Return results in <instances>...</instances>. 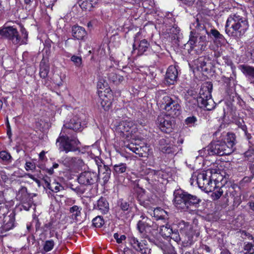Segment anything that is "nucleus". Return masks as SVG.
<instances>
[{"mask_svg": "<svg viewBox=\"0 0 254 254\" xmlns=\"http://www.w3.org/2000/svg\"><path fill=\"white\" fill-rule=\"evenodd\" d=\"M231 150L227 146L226 143L221 140L212 141L204 150L200 151L201 156L205 155H229L231 154Z\"/></svg>", "mask_w": 254, "mask_h": 254, "instance_id": "39448f33", "label": "nucleus"}, {"mask_svg": "<svg viewBox=\"0 0 254 254\" xmlns=\"http://www.w3.org/2000/svg\"><path fill=\"white\" fill-rule=\"evenodd\" d=\"M86 189L81 186L75 187V192L78 194H82L84 193Z\"/></svg>", "mask_w": 254, "mask_h": 254, "instance_id": "e2e57ef3", "label": "nucleus"}, {"mask_svg": "<svg viewBox=\"0 0 254 254\" xmlns=\"http://www.w3.org/2000/svg\"><path fill=\"white\" fill-rule=\"evenodd\" d=\"M150 214L156 218V220H166L168 218L167 212L161 208L154 209Z\"/></svg>", "mask_w": 254, "mask_h": 254, "instance_id": "a878e982", "label": "nucleus"}, {"mask_svg": "<svg viewBox=\"0 0 254 254\" xmlns=\"http://www.w3.org/2000/svg\"><path fill=\"white\" fill-rule=\"evenodd\" d=\"M214 189L212 191L213 192L212 195L214 198V199H217L219 198L222 195L223 192H224V189H226V188L224 186H222L220 188L216 187V184L214 182L213 184Z\"/></svg>", "mask_w": 254, "mask_h": 254, "instance_id": "c9c22d12", "label": "nucleus"}, {"mask_svg": "<svg viewBox=\"0 0 254 254\" xmlns=\"http://www.w3.org/2000/svg\"><path fill=\"white\" fill-rule=\"evenodd\" d=\"M132 46L134 51L137 50L138 55H142L149 49L150 44L146 39H143L140 41L137 48L135 43L133 44Z\"/></svg>", "mask_w": 254, "mask_h": 254, "instance_id": "412c9836", "label": "nucleus"}, {"mask_svg": "<svg viewBox=\"0 0 254 254\" xmlns=\"http://www.w3.org/2000/svg\"><path fill=\"white\" fill-rule=\"evenodd\" d=\"M75 157L66 156L62 157L59 162L66 168L67 170H70L75 167Z\"/></svg>", "mask_w": 254, "mask_h": 254, "instance_id": "393cba45", "label": "nucleus"}, {"mask_svg": "<svg viewBox=\"0 0 254 254\" xmlns=\"http://www.w3.org/2000/svg\"><path fill=\"white\" fill-rule=\"evenodd\" d=\"M71 61L77 67H80L82 64V58L80 56L73 55L70 59Z\"/></svg>", "mask_w": 254, "mask_h": 254, "instance_id": "5fc2aeb1", "label": "nucleus"}, {"mask_svg": "<svg viewBox=\"0 0 254 254\" xmlns=\"http://www.w3.org/2000/svg\"><path fill=\"white\" fill-rule=\"evenodd\" d=\"M155 99L157 105L169 115L174 117L181 114V107L179 100L169 95L165 90L157 91Z\"/></svg>", "mask_w": 254, "mask_h": 254, "instance_id": "f257e3e1", "label": "nucleus"}, {"mask_svg": "<svg viewBox=\"0 0 254 254\" xmlns=\"http://www.w3.org/2000/svg\"><path fill=\"white\" fill-rule=\"evenodd\" d=\"M194 25H195V27L198 32H204L209 36V32L206 30V28L203 22L200 21L197 18L195 20V22L194 23Z\"/></svg>", "mask_w": 254, "mask_h": 254, "instance_id": "37998d69", "label": "nucleus"}, {"mask_svg": "<svg viewBox=\"0 0 254 254\" xmlns=\"http://www.w3.org/2000/svg\"><path fill=\"white\" fill-rule=\"evenodd\" d=\"M200 200L195 195H193L187 192V205L188 209L191 206H196Z\"/></svg>", "mask_w": 254, "mask_h": 254, "instance_id": "7c9ffc66", "label": "nucleus"}, {"mask_svg": "<svg viewBox=\"0 0 254 254\" xmlns=\"http://www.w3.org/2000/svg\"><path fill=\"white\" fill-rule=\"evenodd\" d=\"M254 254V240L252 242H248L244 247V251L238 254Z\"/></svg>", "mask_w": 254, "mask_h": 254, "instance_id": "4c0bfd02", "label": "nucleus"}, {"mask_svg": "<svg viewBox=\"0 0 254 254\" xmlns=\"http://www.w3.org/2000/svg\"><path fill=\"white\" fill-rule=\"evenodd\" d=\"M239 68L246 75L254 77V67L245 64L240 65Z\"/></svg>", "mask_w": 254, "mask_h": 254, "instance_id": "473e14b6", "label": "nucleus"}, {"mask_svg": "<svg viewBox=\"0 0 254 254\" xmlns=\"http://www.w3.org/2000/svg\"><path fill=\"white\" fill-rule=\"evenodd\" d=\"M116 130L121 136L127 138L132 137L137 130V128L131 121H122L116 127Z\"/></svg>", "mask_w": 254, "mask_h": 254, "instance_id": "1a4fd4ad", "label": "nucleus"}, {"mask_svg": "<svg viewBox=\"0 0 254 254\" xmlns=\"http://www.w3.org/2000/svg\"><path fill=\"white\" fill-rule=\"evenodd\" d=\"M98 179V174L97 172L87 171L79 174L77 181L80 185L87 187L96 183Z\"/></svg>", "mask_w": 254, "mask_h": 254, "instance_id": "9d476101", "label": "nucleus"}, {"mask_svg": "<svg viewBox=\"0 0 254 254\" xmlns=\"http://www.w3.org/2000/svg\"><path fill=\"white\" fill-rule=\"evenodd\" d=\"M150 241L162 250L164 254H176L174 247L168 242H164L161 239L154 238Z\"/></svg>", "mask_w": 254, "mask_h": 254, "instance_id": "4468645a", "label": "nucleus"}, {"mask_svg": "<svg viewBox=\"0 0 254 254\" xmlns=\"http://www.w3.org/2000/svg\"><path fill=\"white\" fill-rule=\"evenodd\" d=\"M180 232L183 237V243L186 246H190L197 240L199 235L198 232L192 229L188 222L182 221L179 224Z\"/></svg>", "mask_w": 254, "mask_h": 254, "instance_id": "423d86ee", "label": "nucleus"}, {"mask_svg": "<svg viewBox=\"0 0 254 254\" xmlns=\"http://www.w3.org/2000/svg\"><path fill=\"white\" fill-rule=\"evenodd\" d=\"M35 165L30 162H27L25 164V168L27 171L33 170L35 169Z\"/></svg>", "mask_w": 254, "mask_h": 254, "instance_id": "680f3d73", "label": "nucleus"}, {"mask_svg": "<svg viewBox=\"0 0 254 254\" xmlns=\"http://www.w3.org/2000/svg\"><path fill=\"white\" fill-rule=\"evenodd\" d=\"M51 46L50 42H47L44 49V51L45 52L47 56H49L51 54Z\"/></svg>", "mask_w": 254, "mask_h": 254, "instance_id": "0e129e2a", "label": "nucleus"}, {"mask_svg": "<svg viewBox=\"0 0 254 254\" xmlns=\"http://www.w3.org/2000/svg\"><path fill=\"white\" fill-rule=\"evenodd\" d=\"M111 170H108L107 172L105 174H103V179L105 183L108 182L109 179H110V175H111Z\"/></svg>", "mask_w": 254, "mask_h": 254, "instance_id": "774afa93", "label": "nucleus"}, {"mask_svg": "<svg viewBox=\"0 0 254 254\" xmlns=\"http://www.w3.org/2000/svg\"><path fill=\"white\" fill-rule=\"evenodd\" d=\"M87 33L84 28L74 25L72 28V35L74 39L83 40L87 36Z\"/></svg>", "mask_w": 254, "mask_h": 254, "instance_id": "6ab92c4d", "label": "nucleus"}, {"mask_svg": "<svg viewBox=\"0 0 254 254\" xmlns=\"http://www.w3.org/2000/svg\"><path fill=\"white\" fill-rule=\"evenodd\" d=\"M54 83L58 86H60L63 84L61 77L59 75H56L54 77Z\"/></svg>", "mask_w": 254, "mask_h": 254, "instance_id": "69168bd1", "label": "nucleus"}, {"mask_svg": "<svg viewBox=\"0 0 254 254\" xmlns=\"http://www.w3.org/2000/svg\"><path fill=\"white\" fill-rule=\"evenodd\" d=\"M93 225L97 228L101 227L104 224V220L100 216H98L92 220Z\"/></svg>", "mask_w": 254, "mask_h": 254, "instance_id": "de8ad7c7", "label": "nucleus"}, {"mask_svg": "<svg viewBox=\"0 0 254 254\" xmlns=\"http://www.w3.org/2000/svg\"><path fill=\"white\" fill-rule=\"evenodd\" d=\"M196 121V118L194 116H192L187 118L185 120V123L188 125H191L193 124Z\"/></svg>", "mask_w": 254, "mask_h": 254, "instance_id": "052dcab7", "label": "nucleus"}, {"mask_svg": "<svg viewBox=\"0 0 254 254\" xmlns=\"http://www.w3.org/2000/svg\"><path fill=\"white\" fill-rule=\"evenodd\" d=\"M141 219L137 223V228L139 233L145 234L151 227H153L154 222L150 218L144 215L140 216Z\"/></svg>", "mask_w": 254, "mask_h": 254, "instance_id": "dca6fc26", "label": "nucleus"}, {"mask_svg": "<svg viewBox=\"0 0 254 254\" xmlns=\"http://www.w3.org/2000/svg\"><path fill=\"white\" fill-rule=\"evenodd\" d=\"M81 208L77 205H74L70 208L69 211L72 213V218L73 219H77V217L81 215Z\"/></svg>", "mask_w": 254, "mask_h": 254, "instance_id": "a18cd8bd", "label": "nucleus"}, {"mask_svg": "<svg viewBox=\"0 0 254 254\" xmlns=\"http://www.w3.org/2000/svg\"><path fill=\"white\" fill-rule=\"evenodd\" d=\"M127 169V164L124 163H120L113 166V173L115 175H119L126 173Z\"/></svg>", "mask_w": 254, "mask_h": 254, "instance_id": "c756f323", "label": "nucleus"}, {"mask_svg": "<svg viewBox=\"0 0 254 254\" xmlns=\"http://www.w3.org/2000/svg\"><path fill=\"white\" fill-rule=\"evenodd\" d=\"M233 196H232L231 198L233 199V202L235 205H239L241 203V198L240 194L236 192V193H234Z\"/></svg>", "mask_w": 254, "mask_h": 254, "instance_id": "4d7b16f0", "label": "nucleus"}, {"mask_svg": "<svg viewBox=\"0 0 254 254\" xmlns=\"http://www.w3.org/2000/svg\"><path fill=\"white\" fill-rule=\"evenodd\" d=\"M95 161L98 167V173H97L98 174L99 173L104 174L107 172L108 170H110L109 167L103 164L99 159H96Z\"/></svg>", "mask_w": 254, "mask_h": 254, "instance_id": "a19ab883", "label": "nucleus"}, {"mask_svg": "<svg viewBox=\"0 0 254 254\" xmlns=\"http://www.w3.org/2000/svg\"><path fill=\"white\" fill-rule=\"evenodd\" d=\"M49 65L44 62H41L40 64L39 74L40 77L43 78L47 77L49 72Z\"/></svg>", "mask_w": 254, "mask_h": 254, "instance_id": "f704fd0d", "label": "nucleus"}, {"mask_svg": "<svg viewBox=\"0 0 254 254\" xmlns=\"http://www.w3.org/2000/svg\"><path fill=\"white\" fill-rule=\"evenodd\" d=\"M226 140L224 142L226 143V145L231 150L232 153L234 150V145L235 144V135L233 133L228 132L227 133Z\"/></svg>", "mask_w": 254, "mask_h": 254, "instance_id": "c85d7f7f", "label": "nucleus"}, {"mask_svg": "<svg viewBox=\"0 0 254 254\" xmlns=\"http://www.w3.org/2000/svg\"><path fill=\"white\" fill-rule=\"evenodd\" d=\"M114 238L116 240L117 242L120 244L126 239V237L125 235H122L119 237V235L116 233L114 234Z\"/></svg>", "mask_w": 254, "mask_h": 254, "instance_id": "bf43d9fd", "label": "nucleus"}, {"mask_svg": "<svg viewBox=\"0 0 254 254\" xmlns=\"http://www.w3.org/2000/svg\"><path fill=\"white\" fill-rule=\"evenodd\" d=\"M35 0H24L25 5V9L28 11L33 10L35 7L36 4L34 3Z\"/></svg>", "mask_w": 254, "mask_h": 254, "instance_id": "3c124183", "label": "nucleus"}, {"mask_svg": "<svg viewBox=\"0 0 254 254\" xmlns=\"http://www.w3.org/2000/svg\"><path fill=\"white\" fill-rule=\"evenodd\" d=\"M99 97V103L102 108L104 110H108L112 104L111 96L110 95L109 98L105 93L101 92Z\"/></svg>", "mask_w": 254, "mask_h": 254, "instance_id": "4be33fe9", "label": "nucleus"}, {"mask_svg": "<svg viewBox=\"0 0 254 254\" xmlns=\"http://www.w3.org/2000/svg\"><path fill=\"white\" fill-rule=\"evenodd\" d=\"M130 245L137 251L139 252L141 254H150L151 249L148 248L146 245L139 242L134 236H130L128 238Z\"/></svg>", "mask_w": 254, "mask_h": 254, "instance_id": "2eb2a0df", "label": "nucleus"}, {"mask_svg": "<svg viewBox=\"0 0 254 254\" xmlns=\"http://www.w3.org/2000/svg\"><path fill=\"white\" fill-rule=\"evenodd\" d=\"M186 105L190 110L195 109L196 107H199L201 105V101L197 95L196 91L193 90H189L184 96Z\"/></svg>", "mask_w": 254, "mask_h": 254, "instance_id": "f8f14e48", "label": "nucleus"}, {"mask_svg": "<svg viewBox=\"0 0 254 254\" xmlns=\"http://www.w3.org/2000/svg\"><path fill=\"white\" fill-rule=\"evenodd\" d=\"M212 174V171L208 169L198 174L196 176L198 186L206 192L212 191L214 189V182H212L211 178Z\"/></svg>", "mask_w": 254, "mask_h": 254, "instance_id": "6e6552de", "label": "nucleus"}, {"mask_svg": "<svg viewBox=\"0 0 254 254\" xmlns=\"http://www.w3.org/2000/svg\"><path fill=\"white\" fill-rule=\"evenodd\" d=\"M96 208L100 210L102 213H106L109 209V203L106 199L101 197L97 201Z\"/></svg>", "mask_w": 254, "mask_h": 254, "instance_id": "cd10ccee", "label": "nucleus"}, {"mask_svg": "<svg viewBox=\"0 0 254 254\" xmlns=\"http://www.w3.org/2000/svg\"><path fill=\"white\" fill-rule=\"evenodd\" d=\"M159 233L163 237L170 238L171 239L178 240L177 234L174 233L172 229L167 226L163 225L160 226Z\"/></svg>", "mask_w": 254, "mask_h": 254, "instance_id": "5701e85b", "label": "nucleus"}, {"mask_svg": "<svg viewBox=\"0 0 254 254\" xmlns=\"http://www.w3.org/2000/svg\"><path fill=\"white\" fill-rule=\"evenodd\" d=\"M79 141L71 133H65L64 130H62L59 136L57 139L56 144L59 146L60 152H74L79 150Z\"/></svg>", "mask_w": 254, "mask_h": 254, "instance_id": "20e7f679", "label": "nucleus"}, {"mask_svg": "<svg viewBox=\"0 0 254 254\" xmlns=\"http://www.w3.org/2000/svg\"><path fill=\"white\" fill-rule=\"evenodd\" d=\"M225 60V64L228 65V66H230V67H231V70H232V74H233V76H231L229 78V79L230 80L231 79L233 80L234 78L236 77V66H235V65L233 63V62H232L231 60H230V59H229L228 58H225L224 59Z\"/></svg>", "mask_w": 254, "mask_h": 254, "instance_id": "c03bdc74", "label": "nucleus"}, {"mask_svg": "<svg viewBox=\"0 0 254 254\" xmlns=\"http://www.w3.org/2000/svg\"><path fill=\"white\" fill-rule=\"evenodd\" d=\"M10 9V5L7 1L0 0V10L1 12H4L5 11H7L9 10Z\"/></svg>", "mask_w": 254, "mask_h": 254, "instance_id": "6e6d98bb", "label": "nucleus"}, {"mask_svg": "<svg viewBox=\"0 0 254 254\" xmlns=\"http://www.w3.org/2000/svg\"><path fill=\"white\" fill-rule=\"evenodd\" d=\"M212 86L211 84L206 83L203 84L200 89L198 96L199 100L201 101V108H205L206 110L210 111L214 107V102L211 99V91Z\"/></svg>", "mask_w": 254, "mask_h": 254, "instance_id": "0eeeda50", "label": "nucleus"}, {"mask_svg": "<svg viewBox=\"0 0 254 254\" xmlns=\"http://www.w3.org/2000/svg\"><path fill=\"white\" fill-rule=\"evenodd\" d=\"M210 36L213 37V40L214 41L222 42L224 39V36L220 33V32L215 29H211L210 33Z\"/></svg>", "mask_w": 254, "mask_h": 254, "instance_id": "58836bf2", "label": "nucleus"}, {"mask_svg": "<svg viewBox=\"0 0 254 254\" xmlns=\"http://www.w3.org/2000/svg\"><path fill=\"white\" fill-rule=\"evenodd\" d=\"M99 0H81L79 1V6L85 11H91L98 4Z\"/></svg>", "mask_w": 254, "mask_h": 254, "instance_id": "aec40b11", "label": "nucleus"}, {"mask_svg": "<svg viewBox=\"0 0 254 254\" xmlns=\"http://www.w3.org/2000/svg\"><path fill=\"white\" fill-rule=\"evenodd\" d=\"M171 116L169 115L159 116L157 118V124L160 129L164 132H171L175 126L174 120Z\"/></svg>", "mask_w": 254, "mask_h": 254, "instance_id": "9b49d317", "label": "nucleus"}, {"mask_svg": "<svg viewBox=\"0 0 254 254\" xmlns=\"http://www.w3.org/2000/svg\"><path fill=\"white\" fill-rule=\"evenodd\" d=\"M249 28L248 21L237 13L230 15L225 25V31L230 36L240 38L243 36Z\"/></svg>", "mask_w": 254, "mask_h": 254, "instance_id": "f03ea898", "label": "nucleus"}, {"mask_svg": "<svg viewBox=\"0 0 254 254\" xmlns=\"http://www.w3.org/2000/svg\"><path fill=\"white\" fill-rule=\"evenodd\" d=\"M245 156L248 158L250 162L254 163V143L252 141H249L248 150L245 152Z\"/></svg>", "mask_w": 254, "mask_h": 254, "instance_id": "2f4dec72", "label": "nucleus"}, {"mask_svg": "<svg viewBox=\"0 0 254 254\" xmlns=\"http://www.w3.org/2000/svg\"><path fill=\"white\" fill-rule=\"evenodd\" d=\"M14 227V220L12 218H10L9 220L4 224L0 228V233L3 234V233L10 230L12 229Z\"/></svg>", "mask_w": 254, "mask_h": 254, "instance_id": "79ce46f5", "label": "nucleus"}, {"mask_svg": "<svg viewBox=\"0 0 254 254\" xmlns=\"http://www.w3.org/2000/svg\"><path fill=\"white\" fill-rule=\"evenodd\" d=\"M206 46V44L205 42H204L203 41H199L198 43L197 47L194 50L198 54H199L202 51L205 50Z\"/></svg>", "mask_w": 254, "mask_h": 254, "instance_id": "603ef678", "label": "nucleus"}, {"mask_svg": "<svg viewBox=\"0 0 254 254\" xmlns=\"http://www.w3.org/2000/svg\"><path fill=\"white\" fill-rule=\"evenodd\" d=\"M187 192H183L177 193L174 198V203L178 209L186 210L188 209L187 205Z\"/></svg>", "mask_w": 254, "mask_h": 254, "instance_id": "f3484780", "label": "nucleus"}, {"mask_svg": "<svg viewBox=\"0 0 254 254\" xmlns=\"http://www.w3.org/2000/svg\"><path fill=\"white\" fill-rule=\"evenodd\" d=\"M109 79L116 84L121 83L124 80L123 76L112 72L108 74Z\"/></svg>", "mask_w": 254, "mask_h": 254, "instance_id": "72a5a7b5", "label": "nucleus"}, {"mask_svg": "<svg viewBox=\"0 0 254 254\" xmlns=\"http://www.w3.org/2000/svg\"><path fill=\"white\" fill-rule=\"evenodd\" d=\"M198 36L195 35V33H193V31L190 32V39L188 42V44L190 46V48L192 50L194 49L197 47L198 43Z\"/></svg>", "mask_w": 254, "mask_h": 254, "instance_id": "e433bc0d", "label": "nucleus"}, {"mask_svg": "<svg viewBox=\"0 0 254 254\" xmlns=\"http://www.w3.org/2000/svg\"><path fill=\"white\" fill-rule=\"evenodd\" d=\"M240 233H241V236L243 239H246L247 238L249 240L252 241L254 240L252 235L246 231H240Z\"/></svg>", "mask_w": 254, "mask_h": 254, "instance_id": "13d9d810", "label": "nucleus"}, {"mask_svg": "<svg viewBox=\"0 0 254 254\" xmlns=\"http://www.w3.org/2000/svg\"><path fill=\"white\" fill-rule=\"evenodd\" d=\"M43 181L44 182V186L48 189H51L50 179L48 177H45L43 178Z\"/></svg>", "mask_w": 254, "mask_h": 254, "instance_id": "338daca9", "label": "nucleus"}, {"mask_svg": "<svg viewBox=\"0 0 254 254\" xmlns=\"http://www.w3.org/2000/svg\"><path fill=\"white\" fill-rule=\"evenodd\" d=\"M54 246V242L53 240H48L45 242L44 246V250L45 252H48L51 251Z\"/></svg>", "mask_w": 254, "mask_h": 254, "instance_id": "864d4df0", "label": "nucleus"}, {"mask_svg": "<svg viewBox=\"0 0 254 254\" xmlns=\"http://www.w3.org/2000/svg\"><path fill=\"white\" fill-rule=\"evenodd\" d=\"M159 149L164 153L170 154L174 152V147L170 143H167L164 139L159 141Z\"/></svg>", "mask_w": 254, "mask_h": 254, "instance_id": "b1692460", "label": "nucleus"}, {"mask_svg": "<svg viewBox=\"0 0 254 254\" xmlns=\"http://www.w3.org/2000/svg\"><path fill=\"white\" fill-rule=\"evenodd\" d=\"M118 206L123 211H127L129 207V204L128 202L124 200L123 199H120L118 201Z\"/></svg>", "mask_w": 254, "mask_h": 254, "instance_id": "49530a36", "label": "nucleus"}, {"mask_svg": "<svg viewBox=\"0 0 254 254\" xmlns=\"http://www.w3.org/2000/svg\"><path fill=\"white\" fill-rule=\"evenodd\" d=\"M178 72L175 66L170 65L168 68L165 79L168 84H174L178 77Z\"/></svg>", "mask_w": 254, "mask_h": 254, "instance_id": "a211bd4d", "label": "nucleus"}, {"mask_svg": "<svg viewBox=\"0 0 254 254\" xmlns=\"http://www.w3.org/2000/svg\"><path fill=\"white\" fill-rule=\"evenodd\" d=\"M0 159L6 164L11 163L12 160V158L10 153L5 150L0 151Z\"/></svg>", "mask_w": 254, "mask_h": 254, "instance_id": "ea45409f", "label": "nucleus"}, {"mask_svg": "<svg viewBox=\"0 0 254 254\" xmlns=\"http://www.w3.org/2000/svg\"><path fill=\"white\" fill-rule=\"evenodd\" d=\"M225 187L226 188V189H224V191L225 192V197L226 198H227V199L229 198L230 197H232V196H233L234 193H236V191L234 190V188L232 186H225Z\"/></svg>", "mask_w": 254, "mask_h": 254, "instance_id": "09e8293b", "label": "nucleus"}, {"mask_svg": "<svg viewBox=\"0 0 254 254\" xmlns=\"http://www.w3.org/2000/svg\"><path fill=\"white\" fill-rule=\"evenodd\" d=\"M81 127L80 119L75 116L64 125L62 130H64L65 133L72 134L73 130H80Z\"/></svg>", "mask_w": 254, "mask_h": 254, "instance_id": "ddd939ff", "label": "nucleus"}, {"mask_svg": "<svg viewBox=\"0 0 254 254\" xmlns=\"http://www.w3.org/2000/svg\"><path fill=\"white\" fill-rule=\"evenodd\" d=\"M126 146L129 150L136 154H138L140 157L143 156V153L142 147L139 144H137L136 142H131L130 143L127 144Z\"/></svg>", "mask_w": 254, "mask_h": 254, "instance_id": "bb28decb", "label": "nucleus"}, {"mask_svg": "<svg viewBox=\"0 0 254 254\" xmlns=\"http://www.w3.org/2000/svg\"><path fill=\"white\" fill-rule=\"evenodd\" d=\"M20 31L21 35L14 26L4 27L0 29V36H4L14 45L26 44L28 36V32L23 26H20Z\"/></svg>", "mask_w": 254, "mask_h": 254, "instance_id": "7ed1b4c3", "label": "nucleus"}, {"mask_svg": "<svg viewBox=\"0 0 254 254\" xmlns=\"http://www.w3.org/2000/svg\"><path fill=\"white\" fill-rule=\"evenodd\" d=\"M51 189H49L52 191L58 192L62 190H64V187L58 182H54L51 184Z\"/></svg>", "mask_w": 254, "mask_h": 254, "instance_id": "8fccbe9b", "label": "nucleus"}]
</instances>
